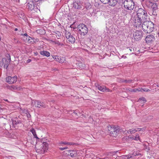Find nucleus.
I'll use <instances>...</instances> for the list:
<instances>
[{
	"instance_id": "23",
	"label": "nucleus",
	"mask_w": 159,
	"mask_h": 159,
	"mask_svg": "<svg viewBox=\"0 0 159 159\" xmlns=\"http://www.w3.org/2000/svg\"><path fill=\"white\" fill-rule=\"evenodd\" d=\"M20 112L23 114H26L28 112V110L26 109H21L20 108Z\"/></svg>"
},
{
	"instance_id": "19",
	"label": "nucleus",
	"mask_w": 159,
	"mask_h": 159,
	"mask_svg": "<svg viewBox=\"0 0 159 159\" xmlns=\"http://www.w3.org/2000/svg\"><path fill=\"white\" fill-rule=\"evenodd\" d=\"M117 2V0H108L109 5L111 6H115Z\"/></svg>"
},
{
	"instance_id": "26",
	"label": "nucleus",
	"mask_w": 159,
	"mask_h": 159,
	"mask_svg": "<svg viewBox=\"0 0 159 159\" xmlns=\"http://www.w3.org/2000/svg\"><path fill=\"white\" fill-rule=\"evenodd\" d=\"M70 155L72 157H74L76 156L77 153L75 151H72L70 153Z\"/></svg>"
},
{
	"instance_id": "17",
	"label": "nucleus",
	"mask_w": 159,
	"mask_h": 159,
	"mask_svg": "<svg viewBox=\"0 0 159 159\" xmlns=\"http://www.w3.org/2000/svg\"><path fill=\"white\" fill-rule=\"evenodd\" d=\"M135 155L134 154H129L128 155H124L121 156L123 159H130L131 158L134 157Z\"/></svg>"
},
{
	"instance_id": "56",
	"label": "nucleus",
	"mask_w": 159,
	"mask_h": 159,
	"mask_svg": "<svg viewBox=\"0 0 159 159\" xmlns=\"http://www.w3.org/2000/svg\"><path fill=\"white\" fill-rule=\"evenodd\" d=\"M142 0V1H144L145 0Z\"/></svg>"
},
{
	"instance_id": "36",
	"label": "nucleus",
	"mask_w": 159,
	"mask_h": 159,
	"mask_svg": "<svg viewBox=\"0 0 159 159\" xmlns=\"http://www.w3.org/2000/svg\"><path fill=\"white\" fill-rule=\"evenodd\" d=\"M60 144H64L66 145H72V143L69 142H61L60 143Z\"/></svg>"
},
{
	"instance_id": "6",
	"label": "nucleus",
	"mask_w": 159,
	"mask_h": 159,
	"mask_svg": "<svg viewBox=\"0 0 159 159\" xmlns=\"http://www.w3.org/2000/svg\"><path fill=\"white\" fill-rule=\"evenodd\" d=\"M78 29L80 34L81 35H85L88 32V29L84 24H80L78 26Z\"/></svg>"
},
{
	"instance_id": "44",
	"label": "nucleus",
	"mask_w": 159,
	"mask_h": 159,
	"mask_svg": "<svg viewBox=\"0 0 159 159\" xmlns=\"http://www.w3.org/2000/svg\"><path fill=\"white\" fill-rule=\"evenodd\" d=\"M17 124H19V123H21V121L20 120H19L17 119Z\"/></svg>"
},
{
	"instance_id": "50",
	"label": "nucleus",
	"mask_w": 159,
	"mask_h": 159,
	"mask_svg": "<svg viewBox=\"0 0 159 159\" xmlns=\"http://www.w3.org/2000/svg\"><path fill=\"white\" fill-rule=\"evenodd\" d=\"M15 31H16L18 30V29L16 28L15 30H14Z\"/></svg>"
},
{
	"instance_id": "31",
	"label": "nucleus",
	"mask_w": 159,
	"mask_h": 159,
	"mask_svg": "<svg viewBox=\"0 0 159 159\" xmlns=\"http://www.w3.org/2000/svg\"><path fill=\"white\" fill-rule=\"evenodd\" d=\"M33 38H32L29 36L28 37V40L27 41L28 43H32L33 41Z\"/></svg>"
},
{
	"instance_id": "20",
	"label": "nucleus",
	"mask_w": 159,
	"mask_h": 159,
	"mask_svg": "<svg viewBox=\"0 0 159 159\" xmlns=\"http://www.w3.org/2000/svg\"><path fill=\"white\" fill-rule=\"evenodd\" d=\"M73 7L75 9H80L81 7L80 4L77 2H74Z\"/></svg>"
},
{
	"instance_id": "59",
	"label": "nucleus",
	"mask_w": 159,
	"mask_h": 159,
	"mask_svg": "<svg viewBox=\"0 0 159 159\" xmlns=\"http://www.w3.org/2000/svg\"><path fill=\"white\" fill-rule=\"evenodd\" d=\"M158 90H159V89H158Z\"/></svg>"
},
{
	"instance_id": "21",
	"label": "nucleus",
	"mask_w": 159,
	"mask_h": 159,
	"mask_svg": "<svg viewBox=\"0 0 159 159\" xmlns=\"http://www.w3.org/2000/svg\"><path fill=\"white\" fill-rule=\"evenodd\" d=\"M30 131L32 132L34 138L38 139H39V138L37 137V135L36 134V131L34 129H31L30 130Z\"/></svg>"
},
{
	"instance_id": "34",
	"label": "nucleus",
	"mask_w": 159,
	"mask_h": 159,
	"mask_svg": "<svg viewBox=\"0 0 159 159\" xmlns=\"http://www.w3.org/2000/svg\"><path fill=\"white\" fill-rule=\"evenodd\" d=\"M60 56H53V58L57 61H59Z\"/></svg>"
},
{
	"instance_id": "57",
	"label": "nucleus",
	"mask_w": 159,
	"mask_h": 159,
	"mask_svg": "<svg viewBox=\"0 0 159 159\" xmlns=\"http://www.w3.org/2000/svg\"><path fill=\"white\" fill-rule=\"evenodd\" d=\"M131 51V49H129Z\"/></svg>"
},
{
	"instance_id": "1",
	"label": "nucleus",
	"mask_w": 159,
	"mask_h": 159,
	"mask_svg": "<svg viewBox=\"0 0 159 159\" xmlns=\"http://www.w3.org/2000/svg\"><path fill=\"white\" fill-rule=\"evenodd\" d=\"M137 17H135L134 20V25L136 27H139L142 23L148 21V16L147 11L144 9L140 8L139 9L137 13Z\"/></svg>"
},
{
	"instance_id": "10",
	"label": "nucleus",
	"mask_w": 159,
	"mask_h": 159,
	"mask_svg": "<svg viewBox=\"0 0 159 159\" xmlns=\"http://www.w3.org/2000/svg\"><path fill=\"white\" fill-rule=\"evenodd\" d=\"M66 37L68 40V42L71 43H74L75 39L74 37L71 35V34L69 32H66Z\"/></svg>"
},
{
	"instance_id": "51",
	"label": "nucleus",
	"mask_w": 159,
	"mask_h": 159,
	"mask_svg": "<svg viewBox=\"0 0 159 159\" xmlns=\"http://www.w3.org/2000/svg\"><path fill=\"white\" fill-rule=\"evenodd\" d=\"M157 87H159V85H158V84H157Z\"/></svg>"
},
{
	"instance_id": "13",
	"label": "nucleus",
	"mask_w": 159,
	"mask_h": 159,
	"mask_svg": "<svg viewBox=\"0 0 159 159\" xmlns=\"http://www.w3.org/2000/svg\"><path fill=\"white\" fill-rule=\"evenodd\" d=\"M155 37L154 35L152 34L148 35L145 38V40L148 43H151L152 41L155 40Z\"/></svg>"
},
{
	"instance_id": "46",
	"label": "nucleus",
	"mask_w": 159,
	"mask_h": 159,
	"mask_svg": "<svg viewBox=\"0 0 159 159\" xmlns=\"http://www.w3.org/2000/svg\"><path fill=\"white\" fill-rule=\"evenodd\" d=\"M21 35H24V36H26V37H27V36H28V34H26V33H25V34H22Z\"/></svg>"
},
{
	"instance_id": "40",
	"label": "nucleus",
	"mask_w": 159,
	"mask_h": 159,
	"mask_svg": "<svg viewBox=\"0 0 159 159\" xmlns=\"http://www.w3.org/2000/svg\"><path fill=\"white\" fill-rule=\"evenodd\" d=\"M68 147H64V148H59V149H60V150H61V151H63L65 149H68Z\"/></svg>"
},
{
	"instance_id": "30",
	"label": "nucleus",
	"mask_w": 159,
	"mask_h": 159,
	"mask_svg": "<svg viewBox=\"0 0 159 159\" xmlns=\"http://www.w3.org/2000/svg\"><path fill=\"white\" fill-rule=\"evenodd\" d=\"M128 132H129L131 134L134 133L136 132V129L134 128H132L129 130Z\"/></svg>"
},
{
	"instance_id": "39",
	"label": "nucleus",
	"mask_w": 159,
	"mask_h": 159,
	"mask_svg": "<svg viewBox=\"0 0 159 159\" xmlns=\"http://www.w3.org/2000/svg\"><path fill=\"white\" fill-rule=\"evenodd\" d=\"M136 129V132L137 131H139L141 130H143L144 129V128H135Z\"/></svg>"
},
{
	"instance_id": "16",
	"label": "nucleus",
	"mask_w": 159,
	"mask_h": 159,
	"mask_svg": "<svg viewBox=\"0 0 159 159\" xmlns=\"http://www.w3.org/2000/svg\"><path fill=\"white\" fill-rule=\"evenodd\" d=\"M98 89L102 92H104L105 91H107V92H109L110 90L108 88H107L105 86H101L100 85H98L97 87Z\"/></svg>"
},
{
	"instance_id": "29",
	"label": "nucleus",
	"mask_w": 159,
	"mask_h": 159,
	"mask_svg": "<svg viewBox=\"0 0 159 159\" xmlns=\"http://www.w3.org/2000/svg\"><path fill=\"white\" fill-rule=\"evenodd\" d=\"M132 80H125L122 81V82H124L126 84H130L132 83Z\"/></svg>"
},
{
	"instance_id": "7",
	"label": "nucleus",
	"mask_w": 159,
	"mask_h": 159,
	"mask_svg": "<svg viewBox=\"0 0 159 159\" xmlns=\"http://www.w3.org/2000/svg\"><path fill=\"white\" fill-rule=\"evenodd\" d=\"M9 57L8 58L9 61H7L6 58H2L1 57H0V66H2L4 65V68L7 69L9 63L11 61L10 57L9 55H8Z\"/></svg>"
},
{
	"instance_id": "49",
	"label": "nucleus",
	"mask_w": 159,
	"mask_h": 159,
	"mask_svg": "<svg viewBox=\"0 0 159 159\" xmlns=\"http://www.w3.org/2000/svg\"><path fill=\"white\" fill-rule=\"evenodd\" d=\"M15 1H16V2H20V0H13Z\"/></svg>"
},
{
	"instance_id": "5",
	"label": "nucleus",
	"mask_w": 159,
	"mask_h": 159,
	"mask_svg": "<svg viewBox=\"0 0 159 159\" xmlns=\"http://www.w3.org/2000/svg\"><path fill=\"white\" fill-rule=\"evenodd\" d=\"M48 143L46 142H43L41 145L40 148H37L36 151L37 152L39 153L40 154L44 153L45 151L48 150Z\"/></svg>"
},
{
	"instance_id": "43",
	"label": "nucleus",
	"mask_w": 159,
	"mask_h": 159,
	"mask_svg": "<svg viewBox=\"0 0 159 159\" xmlns=\"http://www.w3.org/2000/svg\"><path fill=\"white\" fill-rule=\"evenodd\" d=\"M133 89H126V90L128 91H129L131 92V90H133Z\"/></svg>"
},
{
	"instance_id": "11",
	"label": "nucleus",
	"mask_w": 159,
	"mask_h": 159,
	"mask_svg": "<svg viewBox=\"0 0 159 159\" xmlns=\"http://www.w3.org/2000/svg\"><path fill=\"white\" fill-rule=\"evenodd\" d=\"M134 38L136 40H139L143 36L142 32L141 30H136L133 33Z\"/></svg>"
},
{
	"instance_id": "28",
	"label": "nucleus",
	"mask_w": 159,
	"mask_h": 159,
	"mask_svg": "<svg viewBox=\"0 0 159 159\" xmlns=\"http://www.w3.org/2000/svg\"><path fill=\"white\" fill-rule=\"evenodd\" d=\"M17 119L16 118H14L13 119H12V123L13 125H17Z\"/></svg>"
},
{
	"instance_id": "41",
	"label": "nucleus",
	"mask_w": 159,
	"mask_h": 159,
	"mask_svg": "<svg viewBox=\"0 0 159 159\" xmlns=\"http://www.w3.org/2000/svg\"><path fill=\"white\" fill-rule=\"evenodd\" d=\"M26 115V116L28 118H30L31 115L29 112H28V113H27Z\"/></svg>"
},
{
	"instance_id": "45",
	"label": "nucleus",
	"mask_w": 159,
	"mask_h": 159,
	"mask_svg": "<svg viewBox=\"0 0 159 159\" xmlns=\"http://www.w3.org/2000/svg\"><path fill=\"white\" fill-rule=\"evenodd\" d=\"M158 144L159 143V135H158V137L157 138V142Z\"/></svg>"
},
{
	"instance_id": "52",
	"label": "nucleus",
	"mask_w": 159,
	"mask_h": 159,
	"mask_svg": "<svg viewBox=\"0 0 159 159\" xmlns=\"http://www.w3.org/2000/svg\"><path fill=\"white\" fill-rule=\"evenodd\" d=\"M4 100L6 101H7V102H8V101L7 99H6V100Z\"/></svg>"
},
{
	"instance_id": "35",
	"label": "nucleus",
	"mask_w": 159,
	"mask_h": 159,
	"mask_svg": "<svg viewBox=\"0 0 159 159\" xmlns=\"http://www.w3.org/2000/svg\"><path fill=\"white\" fill-rule=\"evenodd\" d=\"M141 89H142V92L144 91V92H149L150 91V90L148 89L147 88H144L143 89L142 88H141Z\"/></svg>"
},
{
	"instance_id": "47",
	"label": "nucleus",
	"mask_w": 159,
	"mask_h": 159,
	"mask_svg": "<svg viewBox=\"0 0 159 159\" xmlns=\"http://www.w3.org/2000/svg\"><path fill=\"white\" fill-rule=\"evenodd\" d=\"M31 60L30 59H28L27 61V63H29L31 61Z\"/></svg>"
},
{
	"instance_id": "25",
	"label": "nucleus",
	"mask_w": 159,
	"mask_h": 159,
	"mask_svg": "<svg viewBox=\"0 0 159 159\" xmlns=\"http://www.w3.org/2000/svg\"><path fill=\"white\" fill-rule=\"evenodd\" d=\"M66 61V59L65 57H60L59 60L58 62L60 63H63Z\"/></svg>"
},
{
	"instance_id": "15",
	"label": "nucleus",
	"mask_w": 159,
	"mask_h": 159,
	"mask_svg": "<svg viewBox=\"0 0 159 159\" xmlns=\"http://www.w3.org/2000/svg\"><path fill=\"white\" fill-rule=\"evenodd\" d=\"M7 89L11 90H20L21 89V88L20 86H15L13 85L8 86L7 87Z\"/></svg>"
},
{
	"instance_id": "37",
	"label": "nucleus",
	"mask_w": 159,
	"mask_h": 159,
	"mask_svg": "<svg viewBox=\"0 0 159 159\" xmlns=\"http://www.w3.org/2000/svg\"><path fill=\"white\" fill-rule=\"evenodd\" d=\"M39 41V40L37 39L33 38V41L32 43H36Z\"/></svg>"
},
{
	"instance_id": "27",
	"label": "nucleus",
	"mask_w": 159,
	"mask_h": 159,
	"mask_svg": "<svg viewBox=\"0 0 159 159\" xmlns=\"http://www.w3.org/2000/svg\"><path fill=\"white\" fill-rule=\"evenodd\" d=\"M132 90L131 92H133V93L137 92L138 91H139V92L140 91V92H142V89H141V88H140L133 89V90Z\"/></svg>"
},
{
	"instance_id": "8",
	"label": "nucleus",
	"mask_w": 159,
	"mask_h": 159,
	"mask_svg": "<svg viewBox=\"0 0 159 159\" xmlns=\"http://www.w3.org/2000/svg\"><path fill=\"white\" fill-rule=\"evenodd\" d=\"M32 104L33 106L38 108H43L46 107L45 104L43 102L39 101L38 100H33L32 102Z\"/></svg>"
},
{
	"instance_id": "48",
	"label": "nucleus",
	"mask_w": 159,
	"mask_h": 159,
	"mask_svg": "<svg viewBox=\"0 0 159 159\" xmlns=\"http://www.w3.org/2000/svg\"><path fill=\"white\" fill-rule=\"evenodd\" d=\"M42 31V30L41 29H39V30H37V31L38 32V33H40L41 32V31Z\"/></svg>"
},
{
	"instance_id": "32",
	"label": "nucleus",
	"mask_w": 159,
	"mask_h": 159,
	"mask_svg": "<svg viewBox=\"0 0 159 159\" xmlns=\"http://www.w3.org/2000/svg\"><path fill=\"white\" fill-rule=\"evenodd\" d=\"M142 101L143 102V103H145L146 102V100L145 98L143 97L140 98L138 100V102Z\"/></svg>"
},
{
	"instance_id": "42",
	"label": "nucleus",
	"mask_w": 159,
	"mask_h": 159,
	"mask_svg": "<svg viewBox=\"0 0 159 159\" xmlns=\"http://www.w3.org/2000/svg\"><path fill=\"white\" fill-rule=\"evenodd\" d=\"M78 113L79 114H80V113H79L77 111H75L74 112V113L77 116H78Z\"/></svg>"
},
{
	"instance_id": "3",
	"label": "nucleus",
	"mask_w": 159,
	"mask_h": 159,
	"mask_svg": "<svg viewBox=\"0 0 159 159\" xmlns=\"http://www.w3.org/2000/svg\"><path fill=\"white\" fill-rule=\"evenodd\" d=\"M119 129L118 126L114 125L110 126L108 127V129L111 136L116 137L119 132Z\"/></svg>"
},
{
	"instance_id": "58",
	"label": "nucleus",
	"mask_w": 159,
	"mask_h": 159,
	"mask_svg": "<svg viewBox=\"0 0 159 159\" xmlns=\"http://www.w3.org/2000/svg\"><path fill=\"white\" fill-rule=\"evenodd\" d=\"M65 159V158H64V159Z\"/></svg>"
},
{
	"instance_id": "54",
	"label": "nucleus",
	"mask_w": 159,
	"mask_h": 159,
	"mask_svg": "<svg viewBox=\"0 0 159 159\" xmlns=\"http://www.w3.org/2000/svg\"><path fill=\"white\" fill-rule=\"evenodd\" d=\"M155 84H153V85H155Z\"/></svg>"
},
{
	"instance_id": "12",
	"label": "nucleus",
	"mask_w": 159,
	"mask_h": 159,
	"mask_svg": "<svg viewBox=\"0 0 159 159\" xmlns=\"http://www.w3.org/2000/svg\"><path fill=\"white\" fill-rule=\"evenodd\" d=\"M17 77L16 76L14 77L8 76L6 78V82L9 84H13L17 81Z\"/></svg>"
},
{
	"instance_id": "4",
	"label": "nucleus",
	"mask_w": 159,
	"mask_h": 159,
	"mask_svg": "<svg viewBox=\"0 0 159 159\" xmlns=\"http://www.w3.org/2000/svg\"><path fill=\"white\" fill-rule=\"evenodd\" d=\"M123 4L125 8L127 10H131L134 7V3L132 0H125Z\"/></svg>"
},
{
	"instance_id": "33",
	"label": "nucleus",
	"mask_w": 159,
	"mask_h": 159,
	"mask_svg": "<svg viewBox=\"0 0 159 159\" xmlns=\"http://www.w3.org/2000/svg\"><path fill=\"white\" fill-rule=\"evenodd\" d=\"M54 43L56 44H57L58 46H61L64 45L63 44L61 43L60 42L58 41H55L54 42Z\"/></svg>"
},
{
	"instance_id": "18",
	"label": "nucleus",
	"mask_w": 159,
	"mask_h": 159,
	"mask_svg": "<svg viewBox=\"0 0 159 159\" xmlns=\"http://www.w3.org/2000/svg\"><path fill=\"white\" fill-rule=\"evenodd\" d=\"M40 53L42 55L45 56L47 57H48L50 55V53L46 51H40Z\"/></svg>"
},
{
	"instance_id": "24",
	"label": "nucleus",
	"mask_w": 159,
	"mask_h": 159,
	"mask_svg": "<svg viewBox=\"0 0 159 159\" xmlns=\"http://www.w3.org/2000/svg\"><path fill=\"white\" fill-rule=\"evenodd\" d=\"M54 33L53 35H55L58 39H59V37L61 36V34L59 31H56L54 32Z\"/></svg>"
},
{
	"instance_id": "38",
	"label": "nucleus",
	"mask_w": 159,
	"mask_h": 159,
	"mask_svg": "<svg viewBox=\"0 0 159 159\" xmlns=\"http://www.w3.org/2000/svg\"><path fill=\"white\" fill-rule=\"evenodd\" d=\"M104 4H107L108 2V0H100Z\"/></svg>"
},
{
	"instance_id": "9",
	"label": "nucleus",
	"mask_w": 159,
	"mask_h": 159,
	"mask_svg": "<svg viewBox=\"0 0 159 159\" xmlns=\"http://www.w3.org/2000/svg\"><path fill=\"white\" fill-rule=\"evenodd\" d=\"M149 7H151L153 10V14L155 15V12L154 11L158 9V5L156 3H153L149 1L146 4Z\"/></svg>"
},
{
	"instance_id": "55",
	"label": "nucleus",
	"mask_w": 159,
	"mask_h": 159,
	"mask_svg": "<svg viewBox=\"0 0 159 159\" xmlns=\"http://www.w3.org/2000/svg\"><path fill=\"white\" fill-rule=\"evenodd\" d=\"M99 159H105L104 158H99Z\"/></svg>"
},
{
	"instance_id": "22",
	"label": "nucleus",
	"mask_w": 159,
	"mask_h": 159,
	"mask_svg": "<svg viewBox=\"0 0 159 159\" xmlns=\"http://www.w3.org/2000/svg\"><path fill=\"white\" fill-rule=\"evenodd\" d=\"M129 138L132 139V140H139L140 139L139 135L138 134H136L135 136H133L132 137H130Z\"/></svg>"
},
{
	"instance_id": "2",
	"label": "nucleus",
	"mask_w": 159,
	"mask_h": 159,
	"mask_svg": "<svg viewBox=\"0 0 159 159\" xmlns=\"http://www.w3.org/2000/svg\"><path fill=\"white\" fill-rule=\"evenodd\" d=\"M142 27L143 31L147 33H150L155 29L154 24L151 21L148 20L142 24Z\"/></svg>"
},
{
	"instance_id": "14",
	"label": "nucleus",
	"mask_w": 159,
	"mask_h": 159,
	"mask_svg": "<svg viewBox=\"0 0 159 159\" xmlns=\"http://www.w3.org/2000/svg\"><path fill=\"white\" fill-rule=\"evenodd\" d=\"M26 8L30 11L33 10L35 8V4L32 1L28 2L26 5Z\"/></svg>"
},
{
	"instance_id": "53",
	"label": "nucleus",
	"mask_w": 159,
	"mask_h": 159,
	"mask_svg": "<svg viewBox=\"0 0 159 159\" xmlns=\"http://www.w3.org/2000/svg\"><path fill=\"white\" fill-rule=\"evenodd\" d=\"M44 33H45V31H43V33H42V34H44Z\"/></svg>"
}]
</instances>
